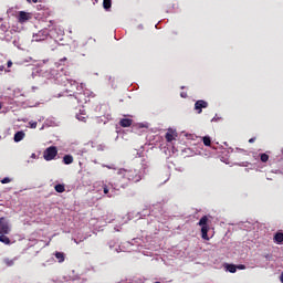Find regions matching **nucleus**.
I'll return each mask as SVG.
<instances>
[{"instance_id": "obj_1", "label": "nucleus", "mask_w": 283, "mask_h": 283, "mask_svg": "<svg viewBox=\"0 0 283 283\" xmlns=\"http://www.w3.org/2000/svg\"><path fill=\"white\" fill-rule=\"evenodd\" d=\"M134 163L139 166V169L135 168L127 170L125 168H120L117 171L118 179L122 180L119 185L123 188L127 187L129 182H140V180L145 178L146 174L149 172V168L151 167L147 156H137L135 157Z\"/></svg>"}, {"instance_id": "obj_2", "label": "nucleus", "mask_w": 283, "mask_h": 283, "mask_svg": "<svg viewBox=\"0 0 283 283\" xmlns=\"http://www.w3.org/2000/svg\"><path fill=\"white\" fill-rule=\"evenodd\" d=\"M209 218L207 217V216H203L200 220H199V222H198V224H199V227H201V238L203 239V240H209Z\"/></svg>"}, {"instance_id": "obj_3", "label": "nucleus", "mask_w": 283, "mask_h": 283, "mask_svg": "<svg viewBox=\"0 0 283 283\" xmlns=\"http://www.w3.org/2000/svg\"><path fill=\"white\" fill-rule=\"evenodd\" d=\"M59 155V149H56V146H50L43 151V158L44 160H54L56 156Z\"/></svg>"}, {"instance_id": "obj_4", "label": "nucleus", "mask_w": 283, "mask_h": 283, "mask_svg": "<svg viewBox=\"0 0 283 283\" xmlns=\"http://www.w3.org/2000/svg\"><path fill=\"white\" fill-rule=\"evenodd\" d=\"M33 14L25 11H19L17 15L18 23H28V21L32 20Z\"/></svg>"}, {"instance_id": "obj_5", "label": "nucleus", "mask_w": 283, "mask_h": 283, "mask_svg": "<svg viewBox=\"0 0 283 283\" xmlns=\"http://www.w3.org/2000/svg\"><path fill=\"white\" fill-rule=\"evenodd\" d=\"M56 81H57V83H61V84L64 85V86H67V85H76V81L70 80L66 74H64V75H57V76H56Z\"/></svg>"}, {"instance_id": "obj_6", "label": "nucleus", "mask_w": 283, "mask_h": 283, "mask_svg": "<svg viewBox=\"0 0 283 283\" xmlns=\"http://www.w3.org/2000/svg\"><path fill=\"white\" fill-rule=\"evenodd\" d=\"M209 107V103L203 99H199L195 103V109L197 114H202V109H207Z\"/></svg>"}, {"instance_id": "obj_7", "label": "nucleus", "mask_w": 283, "mask_h": 283, "mask_svg": "<svg viewBox=\"0 0 283 283\" xmlns=\"http://www.w3.org/2000/svg\"><path fill=\"white\" fill-rule=\"evenodd\" d=\"M102 189L104 196H107V198H114V193H116V191H114V189L109 190V186L103 184Z\"/></svg>"}, {"instance_id": "obj_8", "label": "nucleus", "mask_w": 283, "mask_h": 283, "mask_svg": "<svg viewBox=\"0 0 283 283\" xmlns=\"http://www.w3.org/2000/svg\"><path fill=\"white\" fill-rule=\"evenodd\" d=\"M13 45H15V48H18L19 50H25L27 48L23 38H17L15 40H13Z\"/></svg>"}, {"instance_id": "obj_9", "label": "nucleus", "mask_w": 283, "mask_h": 283, "mask_svg": "<svg viewBox=\"0 0 283 283\" xmlns=\"http://www.w3.org/2000/svg\"><path fill=\"white\" fill-rule=\"evenodd\" d=\"M92 94V92L90 91H84V94L83 93H80L75 96L77 103H87V99L83 98V96H90Z\"/></svg>"}, {"instance_id": "obj_10", "label": "nucleus", "mask_w": 283, "mask_h": 283, "mask_svg": "<svg viewBox=\"0 0 283 283\" xmlns=\"http://www.w3.org/2000/svg\"><path fill=\"white\" fill-rule=\"evenodd\" d=\"M23 138H25V133H23V130H20L14 134L13 140L14 143H21Z\"/></svg>"}, {"instance_id": "obj_11", "label": "nucleus", "mask_w": 283, "mask_h": 283, "mask_svg": "<svg viewBox=\"0 0 283 283\" xmlns=\"http://www.w3.org/2000/svg\"><path fill=\"white\" fill-rule=\"evenodd\" d=\"M10 233V224L6 223V222H1V234H8Z\"/></svg>"}, {"instance_id": "obj_12", "label": "nucleus", "mask_w": 283, "mask_h": 283, "mask_svg": "<svg viewBox=\"0 0 283 283\" xmlns=\"http://www.w3.org/2000/svg\"><path fill=\"white\" fill-rule=\"evenodd\" d=\"M120 127H132V119L123 118L119 120Z\"/></svg>"}, {"instance_id": "obj_13", "label": "nucleus", "mask_w": 283, "mask_h": 283, "mask_svg": "<svg viewBox=\"0 0 283 283\" xmlns=\"http://www.w3.org/2000/svg\"><path fill=\"white\" fill-rule=\"evenodd\" d=\"M226 271H229V273H235L238 271V266L235 264H229L227 263L224 265Z\"/></svg>"}, {"instance_id": "obj_14", "label": "nucleus", "mask_w": 283, "mask_h": 283, "mask_svg": "<svg viewBox=\"0 0 283 283\" xmlns=\"http://www.w3.org/2000/svg\"><path fill=\"white\" fill-rule=\"evenodd\" d=\"M76 118L77 120L85 123L87 120V114H85L83 111H80V113L76 115Z\"/></svg>"}, {"instance_id": "obj_15", "label": "nucleus", "mask_w": 283, "mask_h": 283, "mask_svg": "<svg viewBox=\"0 0 283 283\" xmlns=\"http://www.w3.org/2000/svg\"><path fill=\"white\" fill-rule=\"evenodd\" d=\"M64 165H72L74 163V157L72 155H65L63 157Z\"/></svg>"}, {"instance_id": "obj_16", "label": "nucleus", "mask_w": 283, "mask_h": 283, "mask_svg": "<svg viewBox=\"0 0 283 283\" xmlns=\"http://www.w3.org/2000/svg\"><path fill=\"white\" fill-rule=\"evenodd\" d=\"M274 240L277 244H282L283 243V233L282 232H277L275 235H274Z\"/></svg>"}, {"instance_id": "obj_17", "label": "nucleus", "mask_w": 283, "mask_h": 283, "mask_svg": "<svg viewBox=\"0 0 283 283\" xmlns=\"http://www.w3.org/2000/svg\"><path fill=\"white\" fill-rule=\"evenodd\" d=\"M1 242L3 244H13L14 243V241L10 240V238H8L6 234L1 235Z\"/></svg>"}, {"instance_id": "obj_18", "label": "nucleus", "mask_w": 283, "mask_h": 283, "mask_svg": "<svg viewBox=\"0 0 283 283\" xmlns=\"http://www.w3.org/2000/svg\"><path fill=\"white\" fill-rule=\"evenodd\" d=\"M6 266H14V262H17V258L14 259H4L3 260Z\"/></svg>"}, {"instance_id": "obj_19", "label": "nucleus", "mask_w": 283, "mask_h": 283, "mask_svg": "<svg viewBox=\"0 0 283 283\" xmlns=\"http://www.w3.org/2000/svg\"><path fill=\"white\" fill-rule=\"evenodd\" d=\"M55 258L59 262H65V254L63 252H56Z\"/></svg>"}, {"instance_id": "obj_20", "label": "nucleus", "mask_w": 283, "mask_h": 283, "mask_svg": "<svg viewBox=\"0 0 283 283\" xmlns=\"http://www.w3.org/2000/svg\"><path fill=\"white\" fill-rule=\"evenodd\" d=\"M54 189H55V191H56L57 193H63V192L65 191V186L59 184V185H55Z\"/></svg>"}, {"instance_id": "obj_21", "label": "nucleus", "mask_w": 283, "mask_h": 283, "mask_svg": "<svg viewBox=\"0 0 283 283\" xmlns=\"http://www.w3.org/2000/svg\"><path fill=\"white\" fill-rule=\"evenodd\" d=\"M104 10H109L112 8V0H103Z\"/></svg>"}, {"instance_id": "obj_22", "label": "nucleus", "mask_w": 283, "mask_h": 283, "mask_svg": "<svg viewBox=\"0 0 283 283\" xmlns=\"http://www.w3.org/2000/svg\"><path fill=\"white\" fill-rule=\"evenodd\" d=\"M202 140H203V145H206V147H211V137L205 136L202 138Z\"/></svg>"}, {"instance_id": "obj_23", "label": "nucleus", "mask_w": 283, "mask_h": 283, "mask_svg": "<svg viewBox=\"0 0 283 283\" xmlns=\"http://www.w3.org/2000/svg\"><path fill=\"white\" fill-rule=\"evenodd\" d=\"M261 163H269V155L266 153L260 154Z\"/></svg>"}, {"instance_id": "obj_24", "label": "nucleus", "mask_w": 283, "mask_h": 283, "mask_svg": "<svg viewBox=\"0 0 283 283\" xmlns=\"http://www.w3.org/2000/svg\"><path fill=\"white\" fill-rule=\"evenodd\" d=\"M165 138H166V140H167L168 143H171V140H174V134H171V133H166Z\"/></svg>"}, {"instance_id": "obj_25", "label": "nucleus", "mask_w": 283, "mask_h": 283, "mask_svg": "<svg viewBox=\"0 0 283 283\" xmlns=\"http://www.w3.org/2000/svg\"><path fill=\"white\" fill-rule=\"evenodd\" d=\"M96 149H97V151H105L106 146H105V144H99L96 146Z\"/></svg>"}, {"instance_id": "obj_26", "label": "nucleus", "mask_w": 283, "mask_h": 283, "mask_svg": "<svg viewBox=\"0 0 283 283\" xmlns=\"http://www.w3.org/2000/svg\"><path fill=\"white\" fill-rule=\"evenodd\" d=\"M8 182H12V179L10 177H6L1 180L2 185H8Z\"/></svg>"}, {"instance_id": "obj_27", "label": "nucleus", "mask_w": 283, "mask_h": 283, "mask_svg": "<svg viewBox=\"0 0 283 283\" xmlns=\"http://www.w3.org/2000/svg\"><path fill=\"white\" fill-rule=\"evenodd\" d=\"M36 122H29V126L31 127V129H36Z\"/></svg>"}, {"instance_id": "obj_28", "label": "nucleus", "mask_w": 283, "mask_h": 283, "mask_svg": "<svg viewBox=\"0 0 283 283\" xmlns=\"http://www.w3.org/2000/svg\"><path fill=\"white\" fill-rule=\"evenodd\" d=\"M237 151H241L242 154H244V156H249V151L242 148H237Z\"/></svg>"}, {"instance_id": "obj_29", "label": "nucleus", "mask_w": 283, "mask_h": 283, "mask_svg": "<svg viewBox=\"0 0 283 283\" xmlns=\"http://www.w3.org/2000/svg\"><path fill=\"white\" fill-rule=\"evenodd\" d=\"M237 269H239V271H244V269H247V265L239 264V265H237Z\"/></svg>"}, {"instance_id": "obj_30", "label": "nucleus", "mask_w": 283, "mask_h": 283, "mask_svg": "<svg viewBox=\"0 0 283 283\" xmlns=\"http://www.w3.org/2000/svg\"><path fill=\"white\" fill-rule=\"evenodd\" d=\"M67 61V57H63L60 60V62H56L55 65H61V63H65Z\"/></svg>"}, {"instance_id": "obj_31", "label": "nucleus", "mask_w": 283, "mask_h": 283, "mask_svg": "<svg viewBox=\"0 0 283 283\" xmlns=\"http://www.w3.org/2000/svg\"><path fill=\"white\" fill-rule=\"evenodd\" d=\"M221 118L218 117V115H216L212 119H211V123H218V120H220Z\"/></svg>"}, {"instance_id": "obj_32", "label": "nucleus", "mask_w": 283, "mask_h": 283, "mask_svg": "<svg viewBox=\"0 0 283 283\" xmlns=\"http://www.w3.org/2000/svg\"><path fill=\"white\" fill-rule=\"evenodd\" d=\"M28 3H39V0H27Z\"/></svg>"}, {"instance_id": "obj_33", "label": "nucleus", "mask_w": 283, "mask_h": 283, "mask_svg": "<svg viewBox=\"0 0 283 283\" xmlns=\"http://www.w3.org/2000/svg\"><path fill=\"white\" fill-rule=\"evenodd\" d=\"M180 96H181V98H187V93L186 92H181Z\"/></svg>"}, {"instance_id": "obj_34", "label": "nucleus", "mask_w": 283, "mask_h": 283, "mask_svg": "<svg viewBox=\"0 0 283 283\" xmlns=\"http://www.w3.org/2000/svg\"><path fill=\"white\" fill-rule=\"evenodd\" d=\"M7 67H8V69L12 67V61H8Z\"/></svg>"}, {"instance_id": "obj_35", "label": "nucleus", "mask_w": 283, "mask_h": 283, "mask_svg": "<svg viewBox=\"0 0 283 283\" xmlns=\"http://www.w3.org/2000/svg\"><path fill=\"white\" fill-rule=\"evenodd\" d=\"M249 143H255V137L250 138Z\"/></svg>"}, {"instance_id": "obj_36", "label": "nucleus", "mask_w": 283, "mask_h": 283, "mask_svg": "<svg viewBox=\"0 0 283 283\" xmlns=\"http://www.w3.org/2000/svg\"><path fill=\"white\" fill-rule=\"evenodd\" d=\"M31 158H36V154H32Z\"/></svg>"}, {"instance_id": "obj_37", "label": "nucleus", "mask_w": 283, "mask_h": 283, "mask_svg": "<svg viewBox=\"0 0 283 283\" xmlns=\"http://www.w3.org/2000/svg\"><path fill=\"white\" fill-rule=\"evenodd\" d=\"M74 242H75L76 244H78L81 241H77L76 239H74Z\"/></svg>"}, {"instance_id": "obj_38", "label": "nucleus", "mask_w": 283, "mask_h": 283, "mask_svg": "<svg viewBox=\"0 0 283 283\" xmlns=\"http://www.w3.org/2000/svg\"><path fill=\"white\" fill-rule=\"evenodd\" d=\"M281 282L283 283V273L281 274Z\"/></svg>"}, {"instance_id": "obj_39", "label": "nucleus", "mask_w": 283, "mask_h": 283, "mask_svg": "<svg viewBox=\"0 0 283 283\" xmlns=\"http://www.w3.org/2000/svg\"><path fill=\"white\" fill-rule=\"evenodd\" d=\"M59 45H64V43L63 42H59Z\"/></svg>"}, {"instance_id": "obj_40", "label": "nucleus", "mask_w": 283, "mask_h": 283, "mask_svg": "<svg viewBox=\"0 0 283 283\" xmlns=\"http://www.w3.org/2000/svg\"><path fill=\"white\" fill-rule=\"evenodd\" d=\"M107 167V169H112V167L111 166H106Z\"/></svg>"}, {"instance_id": "obj_41", "label": "nucleus", "mask_w": 283, "mask_h": 283, "mask_svg": "<svg viewBox=\"0 0 283 283\" xmlns=\"http://www.w3.org/2000/svg\"><path fill=\"white\" fill-rule=\"evenodd\" d=\"M80 87L83 88V84H80Z\"/></svg>"}, {"instance_id": "obj_42", "label": "nucleus", "mask_w": 283, "mask_h": 283, "mask_svg": "<svg viewBox=\"0 0 283 283\" xmlns=\"http://www.w3.org/2000/svg\"><path fill=\"white\" fill-rule=\"evenodd\" d=\"M83 240H85V238H84V239H81L80 242H83Z\"/></svg>"}, {"instance_id": "obj_43", "label": "nucleus", "mask_w": 283, "mask_h": 283, "mask_svg": "<svg viewBox=\"0 0 283 283\" xmlns=\"http://www.w3.org/2000/svg\"><path fill=\"white\" fill-rule=\"evenodd\" d=\"M181 90H185V86H181Z\"/></svg>"}, {"instance_id": "obj_44", "label": "nucleus", "mask_w": 283, "mask_h": 283, "mask_svg": "<svg viewBox=\"0 0 283 283\" xmlns=\"http://www.w3.org/2000/svg\"><path fill=\"white\" fill-rule=\"evenodd\" d=\"M60 41H63V39H62V38H60Z\"/></svg>"}, {"instance_id": "obj_45", "label": "nucleus", "mask_w": 283, "mask_h": 283, "mask_svg": "<svg viewBox=\"0 0 283 283\" xmlns=\"http://www.w3.org/2000/svg\"><path fill=\"white\" fill-rule=\"evenodd\" d=\"M1 71L3 72V66L1 67Z\"/></svg>"}, {"instance_id": "obj_46", "label": "nucleus", "mask_w": 283, "mask_h": 283, "mask_svg": "<svg viewBox=\"0 0 283 283\" xmlns=\"http://www.w3.org/2000/svg\"><path fill=\"white\" fill-rule=\"evenodd\" d=\"M6 72H10V70H6Z\"/></svg>"}, {"instance_id": "obj_47", "label": "nucleus", "mask_w": 283, "mask_h": 283, "mask_svg": "<svg viewBox=\"0 0 283 283\" xmlns=\"http://www.w3.org/2000/svg\"><path fill=\"white\" fill-rule=\"evenodd\" d=\"M0 241H1V237H0Z\"/></svg>"}, {"instance_id": "obj_48", "label": "nucleus", "mask_w": 283, "mask_h": 283, "mask_svg": "<svg viewBox=\"0 0 283 283\" xmlns=\"http://www.w3.org/2000/svg\"><path fill=\"white\" fill-rule=\"evenodd\" d=\"M282 154H283V149H282Z\"/></svg>"}]
</instances>
